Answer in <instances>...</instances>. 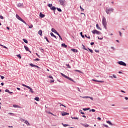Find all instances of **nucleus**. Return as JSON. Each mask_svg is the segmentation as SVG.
I'll use <instances>...</instances> for the list:
<instances>
[{"label": "nucleus", "instance_id": "nucleus-58", "mask_svg": "<svg viewBox=\"0 0 128 128\" xmlns=\"http://www.w3.org/2000/svg\"><path fill=\"white\" fill-rule=\"evenodd\" d=\"M32 24H31L30 26H29V28H32Z\"/></svg>", "mask_w": 128, "mask_h": 128}, {"label": "nucleus", "instance_id": "nucleus-37", "mask_svg": "<svg viewBox=\"0 0 128 128\" xmlns=\"http://www.w3.org/2000/svg\"><path fill=\"white\" fill-rule=\"evenodd\" d=\"M84 36L86 37L87 38H88V40H90V36H86V34H85Z\"/></svg>", "mask_w": 128, "mask_h": 128}, {"label": "nucleus", "instance_id": "nucleus-61", "mask_svg": "<svg viewBox=\"0 0 128 128\" xmlns=\"http://www.w3.org/2000/svg\"><path fill=\"white\" fill-rule=\"evenodd\" d=\"M50 82L52 84V82H54V80H50Z\"/></svg>", "mask_w": 128, "mask_h": 128}, {"label": "nucleus", "instance_id": "nucleus-27", "mask_svg": "<svg viewBox=\"0 0 128 128\" xmlns=\"http://www.w3.org/2000/svg\"><path fill=\"white\" fill-rule=\"evenodd\" d=\"M44 40H46V42H50V40H48V37H46V36H45L44 37Z\"/></svg>", "mask_w": 128, "mask_h": 128}, {"label": "nucleus", "instance_id": "nucleus-46", "mask_svg": "<svg viewBox=\"0 0 128 128\" xmlns=\"http://www.w3.org/2000/svg\"><path fill=\"white\" fill-rule=\"evenodd\" d=\"M13 107L14 108H18V106L16 104H14L13 105Z\"/></svg>", "mask_w": 128, "mask_h": 128}, {"label": "nucleus", "instance_id": "nucleus-59", "mask_svg": "<svg viewBox=\"0 0 128 128\" xmlns=\"http://www.w3.org/2000/svg\"><path fill=\"white\" fill-rule=\"evenodd\" d=\"M94 42H92L90 43V46H94Z\"/></svg>", "mask_w": 128, "mask_h": 128}, {"label": "nucleus", "instance_id": "nucleus-50", "mask_svg": "<svg viewBox=\"0 0 128 128\" xmlns=\"http://www.w3.org/2000/svg\"><path fill=\"white\" fill-rule=\"evenodd\" d=\"M34 60H35V62H36V61L38 62V61H40V59L38 58H36L34 59Z\"/></svg>", "mask_w": 128, "mask_h": 128}, {"label": "nucleus", "instance_id": "nucleus-55", "mask_svg": "<svg viewBox=\"0 0 128 128\" xmlns=\"http://www.w3.org/2000/svg\"><path fill=\"white\" fill-rule=\"evenodd\" d=\"M0 20H4V17L0 15Z\"/></svg>", "mask_w": 128, "mask_h": 128}, {"label": "nucleus", "instance_id": "nucleus-45", "mask_svg": "<svg viewBox=\"0 0 128 128\" xmlns=\"http://www.w3.org/2000/svg\"><path fill=\"white\" fill-rule=\"evenodd\" d=\"M0 46H2L4 48H8L6 46H4L0 44Z\"/></svg>", "mask_w": 128, "mask_h": 128}, {"label": "nucleus", "instance_id": "nucleus-19", "mask_svg": "<svg viewBox=\"0 0 128 128\" xmlns=\"http://www.w3.org/2000/svg\"><path fill=\"white\" fill-rule=\"evenodd\" d=\"M60 74L62 76H63V78H68V76H66L63 73H60Z\"/></svg>", "mask_w": 128, "mask_h": 128}, {"label": "nucleus", "instance_id": "nucleus-29", "mask_svg": "<svg viewBox=\"0 0 128 128\" xmlns=\"http://www.w3.org/2000/svg\"><path fill=\"white\" fill-rule=\"evenodd\" d=\"M22 40L24 42H25V44H28V40H26V39L24 38Z\"/></svg>", "mask_w": 128, "mask_h": 128}, {"label": "nucleus", "instance_id": "nucleus-44", "mask_svg": "<svg viewBox=\"0 0 128 128\" xmlns=\"http://www.w3.org/2000/svg\"><path fill=\"white\" fill-rule=\"evenodd\" d=\"M74 72H80V74H82V72L80 70H74Z\"/></svg>", "mask_w": 128, "mask_h": 128}, {"label": "nucleus", "instance_id": "nucleus-43", "mask_svg": "<svg viewBox=\"0 0 128 128\" xmlns=\"http://www.w3.org/2000/svg\"><path fill=\"white\" fill-rule=\"evenodd\" d=\"M90 112H96V110L92 109L91 110H90Z\"/></svg>", "mask_w": 128, "mask_h": 128}, {"label": "nucleus", "instance_id": "nucleus-52", "mask_svg": "<svg viewBox=\"0 0 128 128\" xmlns=\"http://www.w3.org/2000/svg\"><path fill=\"white\" fill-rule=\"evenodd\" d=\"M0 76L1 78H2V80H4V76H2L0 75Z\"/></svg>", "mask_w": 128, "mask_h": 128}, {"label": "nucleus", "instance_id": "nucleus-34", "mask_svg": "<svg viewBox=\"0 0 128 128\" xmlns=\"http://www.w3.org/2000/svg\"><path fill=\"white\" fill-rule=\"evenodd\" d=\"M62 124L63 126H68L70 125L68 124H64V123H62Z\"/></svg>", "mask_w": 128, "mask_h": 128}, {"label": "nucleus", "instance_id": "nucleus-15", "mask_svg": "<svg viewBox=\"0 0 128 128\" xmlns=\"http://www.w3.org/2000/svg\"><path fill=\"white\" fill-rule=\"evenodd\" d=\"M17 6H18V8H23L24 4L22 3H19L17 4Z\"/></svg>", "mask_w": 128, "mask_h": 128}, {"label": "nucleus", "instance_id": "nucleus-54", "mask_svg": "<svg viewBox=\"0 0 128 128\" xmlns=\"http://www.w3.org/2000/svg\"><path fill=\"white\" fill-rule=\"evenodd\" d=\"M48 114H52V116H54V114L50 112H48Z\"/></svg>", "mask_w": 128, "mask_h": 128}, {"label": "nucleus", "instance_id": "nucleus-51", "mask_svg": "<svg viewBox=\"0 0 128 128\" xmlns=\"http://www.w3.org/2000/svg\"><path fill=\"white\" fill-rule=\"evenodd\" d=\"M5 92H10V90H8V89H6V90H5Z\"/></svg>", "mask_w": 128, "mask_h": 128}, {"label": "nucleus", "instance_id": "nucleus-9", "mask_svg": "<svg viewBox=\"0 0 128 128\" xmlns=\"http://www.w3.org/2000/svg\"><path fill=\"white\" fill-rule=\"evenodd\" d=\"M24 48H25V50L26 52H29L30 54H32V52L30 50V49L28 48V47L26 46H24Z\"/></svg>", "mask_w": 128, "mask_h": 128}, {"label": "nucleus", "instance_id": "nucleus-5", "mask_svg": "<svg viewBox=\"0 0 128 128\" xmlns=\"http://www.w3.org/2000/svg\"><path fill=\"white\" fill-rule=\"evenodd\" d=\"M29 66H32V68H40V66L36 65H34L32 64V63L30 64Z\"/></svg>", "mask_w": 128, "mask_h": 128}, {"label": "nucleus", "instance_id": "nucleus-25", "mask_svg": "<svg viewBox=\"0 0 128 128\" xmlns=\"http://www.w3.org/2000/svg\"><path fill=\"white\" fill-rule=\"evenodd\" d=\"M34 100H36V102H40V98H38V96H36Z\"/></svg>", "mask_w": 128, "mask_h": 128}, {"label": "nucleus", "instance_id": "nucleus-30", "mask_svg": "<svg viewBox=\"0 0 128 128\" xmlns=\"http://www.w3.org/2000/svg\"><path fill=\"white\" fill-rule=\"evenodd\" d=\"M80 35L81 36L82 38H84V35L82 34V32H80Z\"/></svg>", "mask_w": 128, "mask_h": 128}, {"label": "nucleus", "instance_id": "nucleus-13", "mask_svg": "<svg viewBox=\"0 0 128 128\" xmlns=\"http://www.w3.org/2000/svg\"><path fill=\"white\" fill-rule=\"evenodd\" d=\"M92 80L93 82H101V83H102V82H104L103 80H94V79H92Z\"/></svg>", "mask_w": 128, "mask_h": 128}, {"label": "nucleus", "instance_id": "nucleus-6", "mask_svg": "<svg viewBox=\"0 0 128 128\" xmlns=\"http://www.w3.org/2000/svg\"><path fill=\"white\" fill-rule=\"evenodd\" d=\"M51 30L52 32H54V34H57V36H59L60 34L54 28H52Z\"/></svg>", "mask_w": 128, "mask_h": 128}, {"label": "nucleus", "instance_id": "nucleus-60", "mask_svg": "<svg viewBox=\"0 0 128 128\" xmlns=\"http://www.w3.org/2000/svg\"><path fill=\"white\" fill-rule=\"evenodd\" d=\"M94 51L96 52H100L99 50H95Z\"/></svg>", "mask_w": 128, "mask_h": 128}, {"label": "nucleus", "instance_id": "nucleus-4", "mask_svg": "<svg viewBox=\"0 0 128 128\" xmlns=\"http://www.w3.org/2000/svg\"><path fill=\"white\" fill-rule=\"evenodd\" d=\"M92 34H102V32H100L96 30H93L92 31Z\"/></svg>", "mask_w": 128, "mask_h": 128}, {"label": "nucleus", "instance_id": "nucleus-40", "mask_svg": "<svg viewBox=\"0 0 128 128\" xmlns=\"http://www.w3.org/2000/svg\"><path fill=\"white\" fill-rule=\"evenodd\" d=\"M59 104H60V106H64V108H66V106H64V104H62L61 103H58Z\"/></svg>", "mask_w": 128, "mask_h": 128}, {"label": "nucleus", "instance_id": "nucleus-24", "mask_svg": "<svg viewBox=\"0 0 128 128\" xmlns=\"http://www.w3.org/2000/svg\"><path fill=\"white\" fill-rule=\"evenodd\" d=\"M96 28H98V30H102V28H100V27L98 26V24H96Z\"/></svg>", "mask_w": 128, "mask_h": 128}, {"label": "nucleus", "instance_id": "nucleus-18", "mask_svg": "<svg viewBox=\"0 0 128 128\" xmlns=\"http://www.w3.org/2000/svg\"><path fill=\"white\" fill-rule=\"evenodd\" d=\"M38 34L40 36H42V30H40L38 32Z\"/></svg>", "mask_w": 128, "mask_h": 128}, {"label": "nucleus", "instance_id": "nucleus-62", "mask_svg": "<svg viewBox=\"0 0 128 128\" xmlns=\"http://www.w3.org/2000/svg\"><path fill=\"white\" fill-rule=\"evenodd\" d=\"M98 40H102V38H100V37H98Z\"/></svg>", "mask_w": 128, "mask_h": 128}, {"label": "nucleus", "instance_id": "nucleus-57", "mask_svg": "<svg viewBox=\"0 0 128 128\" xmlns=\"http://www.w3.org/2000/svg\"><path fill=\"white\" fill-rule=\"evenodd\" d=\"M9 114H10V116H14V114L12 112H10Z\"/></svg>", "mask_w": 128, "mask_h": 128}, {"label": "nucleus", "instance_id": "nucleus-10", "mask_svg": "<svg viewBox=\"0 0 128 128\" xmlns=\"http://www.w3.org/2000/svg\"><path fill=\"white\" fill-rule=\"evenodd\" d=\"M68 114H70V113H68L66 112H63L62 113V116H68Z\"/></svg>", "mask_w": 128, "mask_h": 128}, {"label": "nucleus", "instance_id": "nucleus-63", "mask_svg": "<svg viewBox=\"0 0 128 128\" xmlns=\"http://www.w3.org/2000/svg\"><path fill=\"white\" fill-rule=\"evenodd\" d=\"M26 88H28V90H30V89L31 88L30 87V86H26Z\"/></svg>", "mask_w": 128, "mask_h": 128}, {"label": "nucleus", "instance_id": "nucleus-17", "mask_svg": "<svg viewBox=\"0 0 128 128\" xmlns=\"http://www.w3.org/2000/svg\"><path fill=\"white\" fill-rule=\"evenodd\" d=\"M82 126H84L85 128H88V126H90V125L88 124H81Z\"/></svg>", "mask_w": 128, "mask_h": 128}, {"label": "nucleus", "instance_id": "nucleus-20", "mask_svg": "<svg viewBox=\"0 0 128 128\" xmlns=\"http://www.w3.org/2000/svg\"><path fill=\"white\" fill-rule=\"evenodd\" d=\"M60 74L62 76H63V78H68V76H66L63 73H60Z\"/></svg>", "mask_w": 128, "mask_h": 128}, {"label": "nucleus", "instance_id": "nucleus-23", "mask_svg": "<svg viewBox=\"0 0 128 128\" xmlns=\"http://www.w3.org/2000/svg\"><path fill=\"white\" fill-rule=\"evenodd\" d=\"M50 34L51 36H53L54 38H56V36L54 35V33H52V32L50 33Z\"/></svg>", "mask_w": 128, "mask_h": 128}, {"label": "nucleus", "instance_id": "nucleus-39", "mask_svg": "<svg viewBox=\"0 0 128 128\" xmlns=\"http://www.w3.org/2000/svg\"><path fill=\"white\" fill-rule=\"evenodd\" d=\"M72 120H78V117H71Z\"/></svg>", "mask_w": 128, "mask_h": 128}, {"label": "nucleus", "instance_id": "nucleus-48", "mask_svg": "<svg viewBox=\"0 0 128 128\" xmlns=\"http://www.w3.org/2000/svg\"><path fill=\"white\" fill-rule=\"evenodd\" d=\"M58 36H59L60 40H62V36H60V35L59 34V35H58Z\"/></svg>", "mask_w": 128, "mask_h": 128}, {"label": "nucleus", "instance_id": "nucleus-42", "mask_svg": "<svg viewBox=\"0 0 128 128\" xmlns=\"http://www.w3.org/2000/svg\"><path fill=\"white\" fill-rule=\"evenodd\" d=\"M83 98H88L90 97L88 96H83L82 97Z\"/></svg>", "mask_w": 128, "mask_h": 128}, {"label": "nucleus", "instance_id": "nucleus-11", "mask_svg": "<svg viewBox=\"0 0 128 128\" xmlns=\"http://www.w3.org/2000/svg\"><path fill=\"white\" fill-rule=\"evenodd\" d=\"M50 10H54V14H56V13H55V12H56V7L54 6H52V8H50Z\"/></svg>", "mask_w": 128, "mask_h": 128}, {"label": "nucleus", "instance_id": "nucleus-31", "mask_svg": "<svg viewBox=\"0 0 128 128\" xmlns=\"http://www.w3.org/2000/svg\"><path fill=\"white\" fill-rule=\"evenodd\" d=\"M56 10H57L58 12H62V9H60V8H56Z\"/></svg>", "mask_w": 128, "mask_h": 128}, {"label": "nucleus", "instance_id": "nucleus-41", "mask_svg": "<svg viewBox=\"0 0 128 128\" xmlns=\"http://www.w3.org/2000/svg\"><path fill=\"white\" fill-rule=\"evenodd\" d=\"M80 10H81V12H84V8L82 7V6H80Z\"/></svg>", "mask_w": 128, "mask_h": 128}, {"label": "nucleus", "instance_id": "nucleus-16", "mask_svg": "<svg viewBox=\"0 0 128 128\" xmlns=\"http://www.w3.org/2000/svg\"><path fill=\"white\" fill-rule=\"evenodd\" d=\"M70 50H72V52H78V50H76V49L72 48V49Z\"/></svg>", "mask_w": 128, "mask_h": 128}, {"label": "nucleus", "instance_id": "nucleus-53", "mask_svg": "<svg viewBox=\"0 0 128 128\" xmlns=\"http://www.w3.org/2000/svg\"><path fill=\"white\" fill-rule=\"evenodd\" d=\"M48 78H52V80H54V78L52 77V76H50V75L48 76Z\"/></svg>", "mask_w": 128, "mask_h": 128}, {"label": "nucleus", "instance_id": "nucleus-2", "mask_svg": "<svg viewBox=\"0 0 128 128\" xmlns=\"http://www.w3.org/2000/svg\"><path fill=\"white\" fill-rule=\"evenodd\" d=\"M106 12L107 14H110L112 12V8H106Z\"/></svg>", "mask_w": 128, "mask_h": 128}, {"label": "nucleus", "instance_id": "nucleus-7", "mask_svg": "<svg viewBox=\"0 0 128 128\" xmlns=\"http://www.w3.org/2000/svg\"><path fill=\"white\" fill-rule=\"evenodd\" d=\"M59 2L61 6H64L66 4V0H60Z\"/></svg>", "mask_w": 128, "mask_h": 128}, {"label": "nucleus", "instance_id": "nucleus-36", "mask_svg": "<svg viewBox=\"0 0 128 128\" xmlns=\"http://www.w3.org/2000/svg\"><path fill=\"white\" fill-rule=\"evenodd\" d=\"M25 124H28V126H30V122H28V120H26L24 122Z\"/></svg>", "mask_w": 128, "mask_h": 128}, {"label": "nucleus", "instance_id": "nucleus-22", "mask_svg": "<svg viewBox=\"0 0 128 128\" xmlns=\"http://www.w3.org/2000/svg\"><path fill=\"white\" fill-rule=\"evenodd\" d=\"M67 80H70L71 82H74V80H72V78H70V77H68Z\"/></svg>", "mask_w": 128, "mask_h": 128}, {"label": "nucleus", "instance_id": "nucleus-47", "mask_svg": "<svg viewBox=\"0 0 128 128\" xmlns=\"http://www.w3.org/2000/svg\"><path fill=\"white\" fill-rule=\"evenodd\" d=\"M66 66H68V68H70V66L68 64H66Z\"/></svg>", "mask_w": 128, "mask_h": 128}, {"label": "nucleus", "instance_id": "nucleus-26", "mask_svg": "<svg viewBox=\"0 0 128 128\" xmlns=\"http://www.w3.org/2000/svg\"><path fill=\"white\" fill-rule=\"evenodd\" d=\"M106 122H107V124H110V126H112V122H110V121L107 120Z\"/></svg>", "mask_w": 128, "mask_h": 128}, {"label": "nucleus", "instance_id": "nucleus-8", "mask_svg": "<svg viewBox=\"0 0 128 128\" xmlns=\"http://www.w3.org/2000/svg\"><path fill=\"white\" fill-rule=\"evenodd\" d=\"M118 64H120V66H126V64L122 61L118 62Z\"/></svg>", "mask_w": 128, "mask_h": 128}, {"label": "nucleus", "instance_id": "nucleus-32", "mask_svg": "<svg viewBox=\"0 0 128 128\" xmlns=\"http://www.w3.org/2000/svg\"><path fill=\"white\" fill-rule=\"evenodd\" d=\"M16 56H18V58H20V60L22 58V56H20V54H17Z\"/></svg>", "mask_w": 128, "mask_h": 128}, {"label": "nucleus", "instance_id": "nucleus-35", "mask_svg": "<svg viewBox=\"0 0 128 128\" xmlns=\"http://www.w3.org/2000/svg\"><path fill=\"white\" fill-rule=\"evenodd\" d=\"M48 6L51 8L52 6V4H48Z\"/></svg>", "mask_w": 128, "mask_h": 128}, {"label": "nucleus", "instance_id": "nucleus-38", "mask_svg": "<svg viewBox=\"0 0 128 128\" xmlns=\"http://www.w3.org/2000/svg\"><path fill=\"white\" fill-rule=\"evenodd\" d=\"M88 50L90 51V52H91V54H92V52H93L92 50V49H90V48H88Z\"/></svg>", "mask_w": 128, "mask_h": 128}, {"label": "nucleus", "instance_id": "nucleus-28", "mask_svg": "<svg viewBox=\"0 0 128 128\" xmlns=\"http://www.w3.org/2000/svg\"><path fill=\"white\" fill-rule=\"evenodd\" d=\"M82 49H83V50H88V49H86V46H84V45L82 44Z\"/></svg>", "mask_w": 128, "mask_h": 128}, {"label": "nucleus", "instance_id": "nucleus-64", "mask_svg": "<svg viewBox=\"0 0 128 128\" xmlns=\"http://www.w3.org/2000/svg\"><path fill=\"white\" fill-rule=\"evenodd\" d=\"M124 98L126 100H128V97H125Z\"/></svg>", "mask_w": 128, "mask_h": 128}, {"label": "nucleus", "instance_id": "nucleus-3", "mask_svg": "<svg viewBox=\"0 0 128 128\" xmlns=\"http://www.w3.org/2000/svg\"><path fill=\"white\" fill-rule=\"evenodd\" d=\"M16 18L18 20H20V22H24V24H26V22H25V21L24 20H22V18H20V16H18V14H16Z\"/></svg>", "mask_w": 128, "mask_h": 128}, {"label": "nucleus", "instance_id": "nucleus-14", "mask_svg": "<svg viewBox=\"0 0 128 128\" xmlns=\"http://www.w3.org/2000/svg\"><path fill=\"white\" fill-rule=\"evenodd\" d=\"M62 48H68V46L66 44L64 43H62Z\"/></svg>", "mask_w": 128, "mask_h": 128}, {"label": "nucleus", "instance_id": "nucleus-21", "mask_svg": "<svg viewBox=\"0 0 128 128\" xmlns=\"http://www.w3.org/2000/svg\"><path fill=\"white\" fill-rule=\"evenodd\" d=\"M60 74L62 76H63V78H68V76H66L63 73H60Z\"/></svg>", "mask_w": 128, "mask_h": 128}, {"label": "nucleus", "instance_id": "nucleus-12", "mask_svg": "<svg viewBox=\"0 0 128 128\" xmlns=\"http://www.w3.org/2000/svg\"><path fill=\"white\" fill-rule=\"evenodd\" d=\"M40 18H44V16H46V15L44 14H42V12H40Z\"/></svg>", "mask_w": 128, "mask_h": 128}, {"label": "nucleus", "instance_id": "nucleus-33", "mask_svg": "<svg viewBox=\"0 0 128 128\" xmlns=\"http://www.w3.org/2000/svg\"><path fill=\"white\" fill-rule=\"evenodd\" d=\"M83 110H84V112H86V110H90V108H84Z\"/></svg>", "mask_w": 128, "mask_h": 128}, {"label": "nucleus", "instance_id": "nucleus-56", "mask_svg": "<svg viewBox=\"0 0 128 128\" xmlns=\"http://www.w3.org/2000/svg\"><path fill=\"white\" fill-rule=\"evenodd\" d=\"M112 76H113V78H116V75L113 74Z\"/></svg>", "mask_w": 128, "mask_h": 128}, {"label": "nucleus", "instance_id": "nucleus-49", "mask_svg": "<svg viewBox=\"0 0 128 128\" xmlns=\"http://www.w3.org/2000/svg\"><path fill=\"white\" fill-rule=\"evenodd\" d=\"M30 92L34 93V91H32V88L30 89Z\"/></svg>", "mask_w": 128, "mask_h": 128}, {"label": "nucleus", "instance_id": "nucleus-1", "mask_svg": "<svg viewBox=\"0 0 128 128\" xmlns=\"http://www.w3.org/2000/svg\"><path fill=\"white\" fill-rule=\"evenodd\" d=\"M102 24L106 30V18L104 16L102 17Z\"/></svg>", "mask_w": 128, "mask_h": 128}]
</instances>
